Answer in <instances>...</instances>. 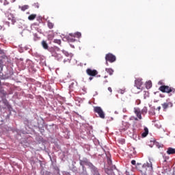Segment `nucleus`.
<instances>
[{
    "instance_id": "1",
    "label": "nucleus",
    "mask_w": 175,
    "mask_h": 175,
    "mask_svg": "<svg viewBox=\"0 0 175 175\" xmlns=\"http://www.w3.org/2000/svg\"><path fill=\"white\" fill-rule=\"evenodd\" d=\"M49 51L52 57H54L57 61H62V55H61V51L59 48L57 46L52 47L49 49Z\"/></svg>"
},
{
    "instance_id": "2",
    "label": "nucleus",
    "mask_w": 175,
    "mask_h": 175,
    "mask_svg": "<svg viewBox=\"0 0 175 175\" xmlns=\"http://www.w3.org/2000/svg\"><path fill=\"white\" fill-rule=\"evenodd\" d=\"M84 165H87V166H89L90 169H91V170L94 173V174H95L99 172L98 170V168L96 167H95L92 163L87 162L86 161H81L80 165L83 166L84 167Z\"/></svg>"
},
{
    "instance_id": "3",
    "label": "nucleus",
    "mask_w": 175,
    "mask_h": 175,
    "mask_svg": "<svg viewBox=\"0 0 175 175\" xmlns=\"http://www.w3.org/2000/svg\"><path fill=\"white\" fill-rule=\"evenodd\" d=\"M152 170V164L150 163H144L139 170V172L142 173V175H147V170Z\"/></svg>"
},
{
    "instance_id": "4",
    "label": "nucleus",
    "mask_w": 175,
    "mask_h": 175,
    "mask_svg": "<svg viewBox=\"0 0 175 175\" xmlns=\"http://www.w3.org/2000/svg\"><path fill=\"white\" fill-rule=\"evenodd\" d=\"M159 90L161 92H166L167 94H170V92H173V94H174V92H175V89L174 88H170V87L167 86V85H161L159 88Z\"/></svg>"
},
{
    "instance_id": "5",
    "label": "nucleus",
    "mask_w": 175,
    "mask_h": 175,
    "mask_svg": "<svg viewBox=\"0 0 175 175\" xmlns=\"http://www.w3.org/2000/svg\"><path fill=\"white\" fill-rule=\"evenodd\" d=\"M94 113H97L100 118H102V120H105V112L103 111V109H102L100 107H94Z\"/></svg>"
},
{
    "instance_id": "6",
    "label": "nucleus",
    "mask_w": 175,
    "mask_h": 175,
    "mask_svg": "<svg viewBox=\"0 0 175 175\" xmlns=\"http://www.w3.org/2000/svg\"><path fill=\"white\" fill-rule=\"evenodd\" d=\"M105 59H106V65H109V62L113 63V62H116V56L111 53H108L105 56Z\"/></svg>"
},
{
    "instance_id": "7",
    "label": "nucleus",
    "mask_w": 175,
    "mask_h": 175,
    "mask_svg": "<svg viewBox=\"0 0 175 175\" xmlns=\"http://www.w3.org/2000/svg\"><path fill=\"white\" fill-rule=\"evenodd\" d=\"M163 111H166L169 107H173V103L170 101H167L161 104Z\"/></svg>"
},
{
    "instance_id": "8",
    "label": "nucleus",
    "mask_w": 175,
    "mask_h": 175,
    "mask_svg": "<svg viewBox=\"0 0 175 175\" xmlns=\"http://www.w3.org/2000/svg\"><path fill=\"white\" fill-rule=\"evenodd\" d=\"M86 73H87V75H88V76L95 77L98 75V70H92L91 68H88L86 70Z\"/></svg>"
},
{
    "instance_id": "9",
    "label": "nucleus",
    "mask_w": 175,
    "mask_h": 175,
    "mask_svg": "<svg viewBox=\"0 0 175 175\" xmlns=\"http://www.w3.org/2000/svg\"><path fill=\"white\" fill-rule=\"evenodd\" d=\"M6 17L9 21L12 22V24L14 25L16 23V18L14 17V15L13 14L7 13Z\"/></svg>"
},
{
    "instance_id": "10",
    "label": "nucleus",
    "mask_w": 175,
    "mask_h": 175,
    "mask_svg": "<svg viewBox=\"0 0 175 175\" xmlns=\"http://www.w3.org/2000/svg\"><path fill=\"white\" fill-rule=\"evenodd\" d=\"M135 85L137 90H142V85H143V82H142V80L137 79L135 81Z\"/></svg>"
},
{
    "instance_id": "11",
    "label": "nucleus",
    "mask_w": 175,
    "mask_h": 175,
    "mask_svg": "<svg viewBox=\"0 0 175 175\" xmlns=\"http://www.w3.org/2000/svg\"><path fill=\"white\" fill-rule=\"evenodd\" d=\"M134 113H135V114H136V116L139 118V120H142V111H140V109L135 108Z\"/></svg>"
},
{
    "instance_id": "12",
    "label": "nucleus",
    "mask_w": 175,
    "mask_h": 175,
    "mask_svg": "<svg viewBox=\"0 0 175 175\" xmlns=\"http://www.w3.org/2000/svg\"><path fill=\"white\" fill-rule=\"evenodd\" d=\"M8 59H3V57H0V69L1 70H3V64H5V61Z\"/></svg>"
},
{
    "instance_id": "13",
    "label": "nucleus",
    "mask_w": 175,
    "mask_h": 175,
    "mask_svg": "<svg viewBox=\"0 0 175 175\" xmlns=\"http://www.w3.org/2000/svg\"><path fill=\"white\" fill-rule=\"evenodd\" d=\"M167 154H168V155H172L173 154H175V148H168L167 150Z\"/></svg>"
},
{
    "instance_id": "14",
    "label": "nucleus",
    "mask_w": 175,
    "mask_h": 175,
    "mask_svg": "<svg viewBox=\"0 0 175 175\" xmlns=\"http://www.w3.org/2000/svg\"><path fill=\"white\" fill-rule=\"evenodd\" d=\"M69 35L72 38H81V33L80 32H77L75 33H70Z\"/></svg>"
},
{
    "instance_id": "15",
    "label": "nucleus",
    "mask_w": 175,
    "mask_h": 175,
    "mask_svg": "<svg viewBox=\"0 0 175 175\" xmlns=\"http://www.w3.org/2000/svg\"><path fill=\"white\" fill-rule=\"evenodd\" d=\"M41 44H42L43 49H44L45 50H49V44H47V42L45 40H42L41 42Z\"/></svg>"
},
{
    "instance_id": "16",
    "label": "nucleus",
    "mask_w": 175,
    "mask_h": 175,
    "mask_svg": "<svg viewBox=\"0 0 175 175\" xmlns=\"http://www.w3.org/2000/svg\"><path fill=\"white\" fill-rule=\"evenodd\" d=\"M0 94L2 95V96H6V95H8V92L3 90V87L2 86L0 88Z\"/></svg>"
},
{
    "instance_id": "17",
    "label": "nucleus",
    "mask_w": 175,
    "mask_h": 175,
    "mask_svg": "<svg viewBox=\"0 0 175 175\" xmlns=\"http://www.w3.org/2000/svg\"><path fill=\"white\" fill-rule=\"evenodd\" d=\"M146 85V88H147V90H150V88H151V87H152V83L151 82V81H148V82H146L145 83Z\"/></svg>"
},
{
    "instance_id": "18",
    "label": "nucleus",
    "mask_w": 175,
    "mask_h": 175,
    "mask_svg": "<svg viewBox=\"0 0 175 175\" xmlns=\"http://www.w3.org/2000/svg\"><path fill=\"white\" fill-rule=\"evenodd\" d=\"M0 57H3V59H8V56L5 55V52H3V50L0 49Z\"/></svg>"
},
{
    "instance_id": "19",
    "label": "nucleus",
    "mask_w": 175,
    "mask_h": 175,
    "mask_svg": "<svg viewBox=\"0 0 175 175\" xmlns=\"http://www.w3.org/2000/svg\"><path fill=\"white\" fill-rule=\"evenodd\" d=\"M35 18H36V14H33L28 16V20H29V21H33Z\"/></svg>"
},
{
    "instance_id": "20",
    "label": "nucleus",
    "mask_w": 175,
    "mask_h": 175,
    "mask_svg": "<svg viewBox=\"0 0 175 175\" xmlns=\"http://www.w3.org/2000/svg\"><path fill=\"white\" fill-rule=\"evenodd\" d=\"M105 71L107 73H109L110 76L113 75V73H114V70L111 68H105Z\"/></svg>"
},
{
    "instance_id": "21",
    "label": "nucleus",
    "mask_w": 175,
    "mask_h": 175,
    "mask_svg": "<svg viewBox=\"0 0 175 175\" xmlns=\"http://www.w3.org/2000/svg\"><path fill=\"white\" fill-rule=\"evenodd\" d=\"M148 135V129L147 127L144 128V132L142 134V137H146Z\"/></svg>"
},
{
    "instance_id": "22",
    "label": "nucleus",
    "mask_w": 175,
    "mask_h": 175,
    "mask_svg": "<svg viewBox=\"0 0 175 175\" xmlns=\"http://www.w3.org/2000/svg\"><path fill=\"white\" fill-rule=\"evenodd\" d=\"M47 25H48V27L50 29H53V28H54V23L49 21L47 23Z\"/></svg>"
},
{
    "instance_id": "23",
    "label": "nucleus",
    "mask_w": 175,
    "mask_h": 175,
    "mask_svg": "<svg viewBox=\"0 0 175 175\" xmlns=\"http://www.w3.org/2000/svg\"><path fill=\"white\" fill-rule=\"evenodd\" d=\"M29 6L28 5H25L21 8L23 12H25L27 9H29Z\"/></svg>"
},
{
    "instance_id": "24",
    "label": "nucleus",
    "mask_w": 175,
    "mask_h": 175,
    "mask_svg": "<svg viewBox=\"0 0 175 175\" xmlns=\"http://www.w3.org/2000/svg\"><path fill=\"white\" fill-rule=\"evenodd\" d=\"M149 96V93L148 92L144 91V99H147Z\"/></svg>"
},
{
    "instance_id": "25",
    "label": "nucleus",
    "mask_w": 175,
    "mask_h": 175,
    "mask_svg": "<svg viewBox=\"0 0 175 175\" xmlns=\"http://www.w3.org/2000/svg\"><path fill=\"white\" fill-rule=\"evenodd\" d=\"M54 43H56L57 44H61V40L55 39L54 40Z\"/></svg>"
},
{
    "instance_id": "26",
    "label": "nucleus",
    "mask_w": 175,
    "mask_h": 175,
    "mask_svg": "<svg viewBox=\"0 0 175 175\" xmlns=\"http://www.w3.org/2000/svg\"><path fill=\"white\" fill-rule=\"evenodd\" d=\"M3 5L5 6H6V5H9V2L8 1L5 0L4 2H3Z\"/></svg>"
},
{
    "instance_id": "27",
    "label": "nucleus",
    "mask_w": 175,
    "mask_h": 175,
    "mask_svg": "<svg viewBox=\"0 0 175 175\" xmlns=\"http://www.w3.org/2000/svg\"><path fill=\"white\" fill-rule=\"evenodd\" d=\"M37 21L40 23L42 21V17H40V16L38 17Z\"/></svg>"
},
{
    "instance_id": "28",
    "label": "nucleus",
    "mask_w": 175,
    "mask_h": 175,
    "mask_svg": "<svg viewBox=\"0 0 175 175\" xmlns=\"http://www.w3.org/2000/svg\"><path fill=\"white\" fill-rule=\"evenodd\" d=\"M142 113H147V108H144L142 109Z\"/></svg>"
},
{
    "instance_id": "29",
    "label": "nucleus",
    "mask_w": 175,
    "mask_h": 175,
    "mask_svg": "<svg viewBox=\"0 0 175 175\" xmlns=\"http://www.w3.org/2000/svg\"><path fill=\"white\" fill-rule=\"evenodd\" d=\"M131 163H132L133 165H136V161L132 160V161H131Z\"/></svg>"
},
{
    "instance_id": "30",
    "label": "nucleus",
    "mask_w": 175,
    "mask_h": 175,
    "mask_svg": "<svg viewBox=\"0 0 175 175\" xmlns=\"http://www.w3.org/2000/svg\"><path fill=\"white\" fill-rule=\"evenodd\" d=\"M34 6L39 8V3H34Z\"/></svg>"
},
{
    "instance_id": "31",
    "label": "nucleus",
    "mask_w": 175,
    "mask_h": 175,
    "mask_svg": "<svg viewBox=\"0 0 175 175\" xmlns=\"http://www.w3.org/2000/svg\"><path fill=\"white\" fill-rule=\"evenodd\" d=\"M108 91H109V92H113V90H111V88H108Z\"/></svg>"
},
{
    "instance_id": "32",
    "label": "nucleus",
    "mask_w": 175,
    "mask_h": 175,
    "mask_svg": "<svg viewBox=\"0 0 175 175\" xmlns=\"http://www.w3.org/2000/svg\"><path fill=\"white\" fill-rule=\"evenodd\" d=\"M157 110H158V111H159L161 110V107H160V106L158 107L157 108Z\"/></svg>"
},
{
    "instance_id": "33",
    "label": "nucleus",
    "mask_w": 175,
    "mask_h": 175,
    "mask_svg": "<svg viewBox=\"0 0 175 175\" xmlns=\"http://www.w3.org/2000/svg\"><path fill=\"white\" fill-rule=\"evenodd\" d=\"M108 163H111V161L110 159L108 160Z\"/></svg>"
},
{
    "instance_id": "34",
    "label": "nucleus",
    "mask_w": 175,
    "mask_h": 175,
    "mask_svg": "<svg viewBox=\"0 0 175 175\" xmlns=\"http://www.w3.org/2000/svg\"><path fill=\"white\" fill-rule=\"evenodd\" d=\"M92 79H93L92 77H90L89 78V80L91 81V80H92Z\"/></svg>"
},
{
    "instance_id": "35",
    "label": "nucleus",
    "mask_w": 175,
    "mask_h": 175,
    "mask_svg": "<svg viewBox=\"0 0 175 175\" xmlns=\"http://www.w3.org/2000/svg\"><path fill=\"white\" fill-rule=\"evenodd\" d=\"M128 127H129V126H127V127H126V128H123V129H124V130H125V129H128Z\"/></svg>"
},
{
    "instance_id": "36",
    "label": "nucleus",
    "mask_w": 175,
    "mask_h": 175,
    "mask_svg": "<svg viewBox=\"0 0 175 175\" xmlns=\"http://www.w3.org/2000/svg\"><path fill=\"white\" fill-rule=\"evenodd\" d=\"M2 87V85L1 84V81H0V88Z\"/></svg>"
},
{
    "instance_id": "37",
    "label": "nucleus",
    "mask_w": 175,
    "mask_h": 175,
    "mask_svg": "<svg viewBox=\"0 0 175 175\" xmlns=\"http://www.w3.org/2000/svg\"><path fill=\"white\" fill-rule=\"evenodd\" d=\"M135 121H137V118H135Z\"/></svg>"
},
{
    "instance_id": "38",
    "label": "nucleus",
    "mask_w": 175,
    "mask_h": 175,
    "mask_svg": "<svg viewBox=\"0 0 175 175\" xmlns=\"http://www.w3.org/2000/svg\"><path fill=\"white\" fill-rule=\"evenodd\" d=\"M104 77H105V79H107V76H105Z\"/></svg>"
},
{
    "instance_id": "39",
    "label": "nucleus",
    "mask_w": 175,
    "mask_h": 175,
    "mask_svg": "<svg viewBox=\"0 0 175 175\" xmlns=\"http://www.w3.org/2000/svg\"><path fill=\"white\" fill-rule=\"evenodd\" d=\"M105 83H107V81H105Z\"/></svg>"
}]
</instances>
